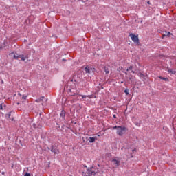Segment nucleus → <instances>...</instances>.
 I'll list each match as a JSON object with an SVG mask.
<instances>
[{"label":"nucleus","mask_w":176,"mask_h":176,"mask_svg":"<svg viewBox=\"0 0 176 176\" xmlns=\"http://www.w3.org/2000/svg\"><path fill=\"white\" fill-rule=\"evenodd\" d=\"M45 100V97H41L39 99H37L36 101V102H41V101H43Z\"/></svg>","instance_id":"obj_12"},{"label":"nucleus","mask_w":176,"mask_h":176,"mask_svg":"<svg viewBox=\"0 0 176 176\" xmlns=\"http://www.w3.org/2000/svg\"><path fill=\"white\" fill-rule=\"evenodd\" d=\"M24 176H31V174L26 173Z\"/></svg>","instance_id":"obj_24"},{"label":"nucleus","mask_w":176,"mask_h":176,"mask_svg":"<svg viewBox=\"0 0 176 176\" xmlns=\"http://www.w3.org/2000/svg\"><path fill=\"white\" fill-rule=\"evenodd\" d=\"M138 74V76L140 77V78H143V79H145V76L144 75V74L141 73V72H137Z\"/></svg>","instance_id":"obj_7"},{"label":"nucleus","mask_w":176,"mask_h":176,"mask_svg":"<svg viewBox=\"0 0 176 176\" xmlns=\"http://www.w3.org/2000/svg\"><path fill=\"white\" fill-rule=\"evenodd\" d=\"M124 93L126 94V96H129V89H125Z\"/></svg>","instance_id":"obj_19"},{"label":"nucleus","mask_w":176,"mask_h":176,"mask_svg":"<svg viewBox=\"0 0 176 176\" xmlns=\"http://www.w3.org/2000/svg\"><path fill=\"white\" fill-rule=\"evenodd\" d=\"M129 36L131 38V40L134 43H140V38H138V36L133 34H130Z\"/></svg>","instance_id":"obj_4"},{"label":"nucleus","mask_w":176,"mask_h":176,"mask_svg":"<svg viewBox=\"0 0 176 176\" xmlns=\"http://www.w3.org/2000/svg\"><path fill=\"white\" fill-rule=\"evenodd\" d=\"M19 58H21L22 61H25L27 57L24 56V55H19Z\"/></svg>","instance_id":"obj_9"},{"label":"nucleus","mask_w":176,"mask_h":176,"mask_svg":"<svg viewBox=\"0 0 176 176\" xmlns=\"http://www.w3.org/2000/svg\"><path fill=\"white\" fill-rule=\"evenodd\" d=\"M104 72H106V74H109V69H108V67H104Z\"/></svg>","instance_id":"obj_15"},{"label":"nucleus","mask_w":176,"mask_h":176,"mask_svg":"<svg viewBox=\"0 0 176 176\" xmlns=\"http://www.w3.org/2000/svg\"><path fill=\"white\" fill-rule=\"evenodd\" d=\"M148 5H152V3H151V1L148 2Z\"/></svg>","instance_id":"obj_27"},{"label":"nucleus","mask_w":176,"mask_h":176,"mask_svg":"<svg viewBox=\"0 0 176 176\" xmlns=\"http://www.w3.org/2000/svg\"><path fill=\"white\" fill-rule=\"evenodd\" d=\"M85 71L86 74H90V69L89 67H85Z\"/></svg>","instance_id":"obj_14"},{"label":"nucleus","mask_w":176,"mask_h":176,"mask_svg":"<svg viewBox=\"0 0 176 176\" xmlns=\"http://www.w3.org/2000/svg\"><path fill=\"white\" fill-rule=\"evenodd\" d=\"M3 109V107L2 106V104H0V110L2 111Z\"/></svg>","instance_id":"obj_23"},{"label":"nucleus","mask_w":176,"mask_h":176,"mask_svg":"<svg viewBox=\"0 0 176 176\" xmlns=\"http://www.w3.org/2000/svg\"><path fill=\"white\" fill-rule=\"evenodd\" d=\"M132 74H135V72H134V71H132Z\"/></svg>","instance_id":"obj_28"},{"label":"nucleus","mask_w":176,"mask_h":176,"mask_svg":"<svg viewBox=\"0 0 176 176\" xmlns=\"http://www.w3.org/2000/svg\"><path fill=\"white\" fill-rule=\"evenodd\" d=\"M97 140H98L97 136H94V137H92V138H89V140H88V141H89V142H90V143H93V142H94L95 141H97Z\"/></svg>","instance_id":"obj_6"},{"label":"nucleus","mask_w":176,"mask_h":176,"mask_svg":"<svg viewBox=\"0 0 176 176\" xmlns=\"http://www.w3.org/2000/svg\"><path fill=\"white\" fill-rule=\"evenodd\" d=\"M65 116V111H62L60 113V118H64Z\"/></svg>","instance_id":"obj_13"},{"label":"nucleus","mask_w":176,"mask_h":176,"mask_svg":"<svg viewBox=\"0 0 176 176\" xmlns=\"http://www.w3.org/2000/svg\"><path fill=\"white\" fill-rule=\"evenodd\" d=\"M126 75H127V72H125Z\"/></svg>","instance_id":"obj_30"},{"label":"nucleus","mask_w":176,"mask_h":176,"mask_svg":"<svg viewBox=\"0 0 176 176\" xmlns=\"http://www.w3.org/2000/svg\"><path fill=\"white\" fill-rule=\"evenodd\" d=\"M113 129H117V134L120 137L127 131V128H126V126H115L113 127Z\"/></svg>","instance_id":"obj_1"},{"label":"nucleus","mask_w":176,"mask_h":176,"mask_svg":"<svg viewBox=\"0 0 176 176\" xmlns=\"http://www.w3.org/2000/svg\"><path fill=\"white\" fill-rule=\"evenodd\" d=\"M168 72L171 73V74H175V72L171 69L168 70Z\"/></svg>","instance_id":"obj_21"},{"label":"nucleus","mask_w":176,"mask_h":176,"mask_svg":"<svg viewBox=\"0 0 176 176\" xmlns=\"http://www.w3.org/2000/svg\"><path fill=\"white\" fill-rule=\"evenodd\" d=\"M98 137H100V133H98Z\"/></svg>","instance_id":"obj_29"},{"label":"nucleus","mask_w":176,"mask_h":176,"mask_svg":"<svg viewBox=\"0 0 176 176\" xmlns=\"http://www.w3.org/2000/svg\"><path fill=\"white\" fill-rule=\"evenodd\" d=\"M97 169H96L95 168H91L87 170V172L85 173V175L96 176V175L97 174Z\"/></svg>","instance_id":"obj_2"},{"label":"nucleus","mask_w":176,"mask_h":176,"mask_svg":"<svg viewBox=\"0 0 176 176\" xmlns=\"http://www.w3.org/2000/svg\"><path fill=\"white\" fill-rule=\"evenodd\" d=\"M88 98H93V95H88L87 96Z\"/></svg>","instance_id":"obj_22"},{"label":"nucleus","mask_w":176,"mask_h":176,"mask_svg":"<svg viewBox=\"0 0 176 176\" xmlns=\"http://www.w3.org/2000/svg\"><path fill=\"white\" fill-rule=\"evenodd\" d=\"M133 69V66H130L129 68H127L126 71H131Z\"/></svg>","instance_id":"obj_20"},{"label":"nucleus","mask_w":176,"mask_h":176,"mask_svg":"<svg viewBox=\"0 0 176 176\" xmlns=\"http://www.w3.org/2000/svg\"><path fill=\"white\" fill-rule=\"evenodd\" d=\"M80 96L82 97L83 100H85V98H87V96L86 95H80Z\"/></svg>","instance_id":"obj_17"},{"label":"nucleus","mask_w":176,"mask_h":176,"mask_svg":"<svg viewBox=\"0 0 176 176\" xmlns=\"http://www.w3.org/2000/svg\"><path fill=\"white\" fill-rule=\"evenodd\" d=\"M137 150L135 148L133 150H132V152H135Z\"/></svg>","instance_id":"obj_26"},{"label":"nucleus","mask_w":176,"mask_h":176,"mask_svg":"<svg viewBox=\"0 0 176 176\" xmlns=\"http://www.w3.org/2000/svg\"><path fill=\"white\" fill-rule=\"evenodd\" d=\"M51 152L54 153V155H58L60 153V151L56 148L52 147L51 149Z\"/></svg>","instance_id":"obj_5"},{"label":"nucleus","mask_w":176,"mask_h":176,"mask_svg":"<svg viewBox=\"0 0 176 176\" xmlns=\"http://www.w3.org/2000/svg\"><path fill=\"white\" fill-rule=\"evenodd\" d=\"M121 83H123V81H122Z\"/></svg>","instance_id":"obj_31"},{"label":"nucleus","mask_w":176,"mask_h":176,"mask_svg":"<svg viewBox=\"0 0 176 176\" xmlns=\"http://www.w3.org/2000/svg\"><path fill=\"white\" fill-rule=\"evenodd\" d=\"M111 163L115 167H118V166H120V159L119 157H114L112 159Z\"/></svg>","instance_id":"obj_3"},{"label":"nucleus","mask_w":176,"mask_h":176,"mask_svg":"<svg viewBox=\"0 0 176 176\" xmlns=\"http://www.w3.org/2000/svg\"><path fill=\"white\" fill-rule=\"evenodd\" d=\"M113 118H114V119H116V115H113Z\"/></svg>","instance_id":"obj_25"},{"label":"nucleus","mask_w":176,"mask_h":176,"mask_svg":"<svg viewBox=\"0 0 176 176\" xmlns=\"http://www.w3.org/2000/svg\"><path fill=\"white\" fill-rule=\"evenodd\" d=\"M18 95L21 98V100H25L27 99V96L23 95V96H21V94H18Z\"/></svg>","instance_id":"obj_8"},{"label":"nucleus","mask_w":176,"mask_h":176,"mask_svg":"<svg viewBox=\"0 0 176 176\" xmlns=\"http://www.w3.org/2000/svg\"><path fill=\"white\" fill-rule=\"evenodd\" d=\"M170 35H172L171 32H166L165 34H164V36H170Z\"/></svg>","instance_id":"obj_10"},{"label":"nucleus","mask_w":176,"mask_h":176,"mask_svg":"<svg viewBox=\"0 0 176 176\" xmlns=\"http://www.w3.org/2000/svg\"><path fill=\"white\" fill-rule=\"evenodd\" d=\"M128 78H129V80H132V79H133V75H129V76H128Z\"/></svg>","instance_id":"obj_18"},{"label":"nucleus","mask_w":176,"mask_h":176,"mask_svg":"<svg viewBox=\"0 0 176 176\" xmlns=\"http://www.w3.org/2000/svg\"><path fill=\"white\" fill-rule=\"evenodd\" d=\"M14 58H15V60L20 58V55H14Z\"/></svg>","instance_id":"obj_16"},{"label":"nucleus","mask_w":176,"mask_h":176,"mask_svg":"<svg viewBox=\"0 0 176 176\" xmlns=\"http://www.w3.org/2000/svg\"><path fill=\"white\" fill-rule=\"evenodd\" d=\"M159 78L162 79V80H165L166 82H168V78H164V77L160 76Z\"/></svg>","instance_id":"obj_11"}]
</instances>
